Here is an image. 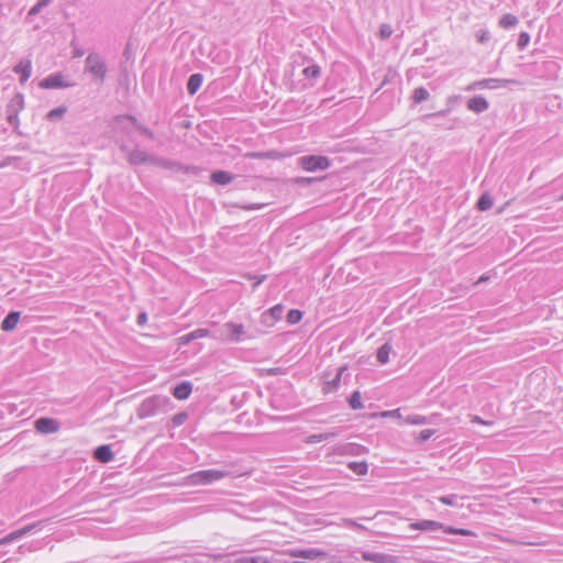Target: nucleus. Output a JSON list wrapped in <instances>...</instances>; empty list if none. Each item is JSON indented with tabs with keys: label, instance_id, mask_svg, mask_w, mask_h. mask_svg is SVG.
<instances>
[{
	"label": "nucleus",
	"instance_id": "14",
	"mask_svg": "<svg viewBox=\"0 0 563 563\" xmlns=\"http://www.w3.org/2000/svg\"><path fill=\"white\" fill-rule=\"evenodd\" d=\"M95 457L102 463H108L113 460V452L109 445H100L95 451Z\"/></svg>",
	"mask_w": 563,
	"mask_h": 563
},
{
	"label": "nucleus",
	"instance_id": "40",
	"mask_svg": "<svg viewBox=\"0 0 563 563\" xmlns=\"http://www.w3.org/2000/svg\"><path fill=\"white\" fill-rule=\"evenodd\" d=\"M433 434H434L433 430L424 429V430L420 431L417 440L420 442H424V441H428Z\"/></svg>",
	"mask_w": 563,
	"mask_h": 563
},
{
	"label": "nucleus",
	"instance_id": "15",
	"mask_svg": "<svg viewBox=\"0 0 563 563\" xmlns=\"http://www.w3.org/2000/svg\"><path fill=\"white\" fill-rule=\"evenodd\" d=\"M34 527H35L34 525H30L22 529L11 532L10 534H8L7 537H4L3 539L0 540V544L9 543V542L20 539L21 537L25 536L31 530H33Z\"/></svg>",
	"mask_w": 563,
	"mask_h": 563
},
{
	"label": "nucleus",
	"instance_id": "52",
	"mask_svg": "<svg viewBox=\"0 0 563 563\" xmlns=\"http://www.w3.org/2000/svg\"><path fill=\"white\" fill-rule=\"evenodd\" d=\"M145 320H146V314L145 313H141L139 316V323L142 324Z\"/></svg>",
	"mask_w": 563,
	"mask_h": 563
},
{
	"label": "nucleus",
	"instance_id": "21",
	"mask_svg": "<svg viewBox=\"0 0 563 563\" xmlns=\"http://www.w3.org/2000/svg\"><path fill=\"white\" fill-rule=\"evenodd\" d=\"M282 314L283 307L280 305H276L263 314V321L266 322L267 318H272L273 321H277L282 318Z\"/></svg>",
	"mask_w": 563,
	"mask_h": 563
},
{
	"label": "nucleus",
	"instance_id": "12",
	"mask_svg": "<svg viewBox=\"0 0 563 563\" xmlns=\"http://www.w3.org/2000/svg\"><path fill=\"white\" fill-rule=\"evenodd\" d=\"M192 391V384L190 382H183L173 389V396L176 399L185 400L189 398Z\"/></svg>",
	"mask_w": 563,
	"mask_h": 563
},
{
	"label": "nucleus",
	"instance_id": "34",
	"mask_svg": "<svg viewBox=\"0 0 563 563\" xmlns=\"http://www.w3.org/2000/svg\"><path fill=\"white\" fill-rule=\"evenodd\" d=\"M302 318V312L297 309H292L287 314V321L291 324L298 323Z\"/></svg>",
	"mask_w": 563,
	"mask_h": 563
},
{
	"label": "nucleus",
	"instance_id": "1",
	"mask_svg": "<svg viewBox=\"0 0 563 563\" xmlns=\"http://www.w3.org/2000/svg\"><path fill=\"white\" fill-rule=\"evenodd\" d=\"M170 399L167 396L154 395L144 399L137 408V417L146 419L169 410Z\"/></svg>",
	"mask_w": 563,
	"mask_h": 563
},
{
	"label": "nucleus",
	"instance_id": "48",
	"mask_svg": "<svg viewBox=\"0 0 563 563\" xmlns=\"http://www.w3.org/2000/svg\"><path fill=\"white\" fill-rule=\"evenodd\" d=\"M478 41L479 42H485L489 38V33L488 31H483L478 36H477Z\"/></svg>",
	"mask_w": 563,
	"mask_h": 563
},
{
	"label": "nucleus",
	"instance_id": "47",
	"mask_svg": "<svg viewBox=\"0 0 563 563\" xmlns=\"http://www.w3.org/2000/svg\"><path fill=\"white\" fill-rule=\"evenodd\" d=\"M264 205H243L241 206L242 209L244 210H257V209H261Z\"/></svg>",
	"mask_w": 563,
	"mask_h": 563
},
{
	"label": "nucleus",
	"instance_id": "11",
	"mask_svg": "<svg viewBox=\"0 0 563 563\" xmlns=\"http://www.w3.org/2000/svg\"><path fill=\"white\" fill-rule=\"evenodd\" d=\"M488 107V101L482 96L473 97L467 101V109L475 113L485 112Z\"/></svg>",
	"mask_w": 563,
	"mask_h": 563
},
{
	"label": "nucleus",
	"instance_id": "41",
	"mask_svg": "<svg viewBox=\"0 0 563 563\" xmlns=\"http://www.w3.org/2000/svg\"><path fill=\"white\" fill-rule=\"evenodd\" d=\"M187 419V413L180 412L173 417V423L174 426H181Z\"/></svg>",
	"mask_w": 563,
	"mask_h": 563
},
{
	"label": "nucleus",
	"instance_id": "28",
	"mask_svg": "<svg viewBox=\"0 0 563 563\" xmlns=\"http://www.w3.org/2000/svg\"><path fill=\"white\" fill-rule=\"evenodd\" d=\"M429 98V92L426 88L419 87L413 90L412 99L416 103H420Z\"/></svg>",
	"mask_w": 563,
	"mask_h": 563
},
{
	"label": "nucleus",
	"instance_id": "20",
	"mask_svg": "<svg viewBox=\"0 0 563 563\" xmlns=\"http://www.w3.org/2000/svg\"><path fill=\"white\" fill-rule=\"evenodd\" d=\"M404 422L412 426H421L430 422V419L422 415H409L404 419Z\"/></svg>",
	"mask_w": 563,
	"mask_h": 563
},
{
	"label": "nucleus",
	"instance_id": "4",
	"mask_svg": "<svg viewBox=\"0 0 563 563\" xmlns=\"http://www.w3.org/2000/svg\"><path fill=\"white\" fill-rule=\"evenodd\" d=\"M230 475V472L222 470H203L192 473L186 477V484L191 486L208 485Z\"/></svg>",
	"mask_w": 563,
	"mask_h": 563
},
{
	"label": "nucleus",
	"instance_id": "2",
	"mask_svg": "<svg viewBox=\"0 0 563 563\" xmlns=\"http://www.w3.org/2000/svg\"><path fill=\"white\" fill-rule=\"evenodd\" d=\"M410 529L415 530H421V531H437V530H443L446 533L451 534H460V536H466V537H475V532L467 530V529H460L454 528L451 526H444L441 522L434 521V520H419L416 522L410 523Z\"/></svg>",
	"mask_w": 563,
	"mask_h": 563
},
{
	"label": "nucleus",
	"instance_id": "49",
	"mask_svg": "<svg viewBox=\"0 0 563 563\" xmlns=\"http://www.w3.org/2000/svg\"><path fill=\"white\" fill-rule=\"evenodd\" d=\"M139 130L142 134L146 135L147 137H153V133L147 128L140 126Z\"/></svg>",
	"mask_w": 563,
	"mask_h": 563
},
{
	"label": "nucleus",
	"instance_id": "16",
	"mask_svg": "<svg viewBox=\"0 0 563 563\" xmlns=\"http://www.w3.org/2000/svg\"><path fill=\"white\" fill-rule=\"evenodd\" d=\"M233 563H271L268 559L261 554H245L239 556Z\"/></svg>",
	"mask_w": 563,
	"mask_h": 563
},
{
	"label": "nucleus",
	"instance_id": "23",
	"mask_svg": "<svg viewBox=\"0 0 563 563\" xmlns=\"http://www.w3.org/2000/svg\"><path fill=\"white\" fill-rule=\"evenodd\" d=\"M347 467L357 475H365L368 472V465L366 462H350Z\"/></svg>",
	"mask_w": 563,
	"mask_h": 563
},
{
	"label": "nucleus",
	"instance_id": "9",
	"mask_svg": "<svg viewBox=\"0 0 563 563\" xmlns=\"http://www.w3.org/2000/svg\"><path fill=\"white\" fill-rule=\"evenodd\" d=\"M35 429L43 434L55 433L59 430V423L53 418H40L35 421Z\"/></svg>",
	"mask_w": 563,
	"mask_h": 563
},
{
	"label": "nucleus",
	"instance_id": "22",
	"mask_svg": "<svg viewBox=\"0 0 563 563\" xmlns=\"http://www.w3.org/2000/svg\"><path fill=\"white\" fill-rule=\"evenodd\" d=\"M518 18L514 14H504L499 20V25L504 29L514 27L518 24Z\"/></svg>",
	"mask_w": 563,
	"mask_h": 563
},
{
	"label": "nucleus",
	"instance_id": "7",
	"mask_svg": "<svg viewBox=\"0 0 563 563\" xmlns=\"http://www.w3.org/2000/svg\"><path fill=\"white\" fill-rule=\"evenodd\" d=\"M38 86L43 89H59L74 87L75 84L67 80L60 73H54L46 78L42 79Z\"/></svg>",
	"mask_w": 563,
	"mask_h": 563
},
{
	"label": "nucleus",
	"instance_id": "6",
	"mask_svg": "<svg viewBox=\"0 0 563 563\" xmlns=\"http://www.w3.org/2000/svg\"><path fill=\"white\" fill-rule=\"evenodd\" d=\"M299 166L307 172L325 170L330 167V161L321 155H305L298 158Z\"/></svg>",
	"mask_w": 563,
	"mask_h": 563
},
{
	"label": "nucleus",
	"instance_id": "10",
	"mask_svg": "<svg viewBox=\"0 0 563 563\" xmlns=\"http://www.w3.org/2000/svg\"><path fill=\"white\" fill-rule=\"evenodd\" d=\"M13 71L21 76L20 82L24 84L31 77L32 63L30 59H22L18 65L14 66Z\"/></svg>",
	"mask_w": 563,
	"mask_h": 563
},
{
	"label": "nucleus",
	"instance_id": "24",
	"mask_svg": "<svg viewBox=\"0 0 563 563\" xmlns=\"http://www.w3.org/2000/svg\"><path fill=\"white\" fill-rule=\"evenodd\" d=\"M24 107V98L21 93L15 95L8 106V110L19 112Z\"/></svg>",
	"mask_w": 563,
	"mask_h": 563
},
{
	"label": "nucleus",
	"instance_id": "5",
	"mask_svg": "<svg viewBox=\"0 0 563 563\" xmlns=\"http://www.w3.org/2000/svg\"><path fill=\"white\" fill-rule=\"evenodd\" d=\"M213 336L224 342H240L246 338V331L243 324L230 321L225 322L219 333Z\"/></svg>",
	"mask_w": 563,
	"mask_h": 563
},
{
	"label": "nucleus",
	"instance_id": "25",
	"mask_svg": "<svg viewBox=\"0 0 563 563\" xmlns=\"http://www.w3.org/2000/svg\"><path fill=\"white\" fill-rule=\"evenodd\" d=\"M320 67L318 65H309L303 70L302 74L306 79L316 80L320 76Z\"/></svg>",
	"mask_w": 563,
	"mask_h": 563
},
{
	"label": "nucleus",
	"instance_id": "38",
	"mask_svg": "<svg viewBox=\"0 0 563 563\" xmlns=\"http://www.w3.org/2000/svg\"><path fill=\"white\" fill-rule=\"evenodd\" d=\"M341 380V373H339L332 382L327 383L324 390L327 393L334 390Z\"/></svg>",
	"mask_w": 563,
	"mask_h": 563
},
{
	"label": "nucleus",
	"instance_id": "42",
	"mask_svg": "<svg viewBox=\"0 0 563 563\" xmlns=\"http://www.w3.org/2000/svg\"><path fill=\"white\" fill-rule=\"evenodd\" d=\"M178 341V345L181 346V345H187L189 344L191 341H194V338H191V332L185 334V335H181L177 339Z\"/></svg>",
	"mask_w": 563,
	"mask_h": 563
},
{
	"label": "nucleus",
	"instance_id": "37",
	"mask_svg": "<svg viewBox=\"0 0 563 563\" xmlns=\"http://www.w3.org/2000/svg\"><path fill=\"white\" fill-rule=\"evenodd\" d=\"M459 497L457 495H448V496H441L439 498V500L444 504V505H448V506H455L456 505V501H457Z\"/></svg>",
	"mask_w": 563,
	"mask_h": 563
},
{
	"label": "nucleus",
	"instance_id": "36",
	"mask_svg": "<svg viewBox=\"0 0 563 563\" xmlns=\"http://www.w3.org/2000/svg\"><path fill=\"white\" fill-rule=\"evenodd\" d=\"M383 418H395V419H402L401 411L399 408L394 410H387L379 413Z\"/></svg>",
	"mask_w": 563,
	"mask_h": 563
},
{
	"label": "nucleus",
	"instance_id": "18",
	"mask_svg": "<svg viewBox=\"0 0 563 563\" xmlns=\"http://www.w3.org/2000/svg\"><path fill=\"white\" fill-rule=\"evenodd\" d=\"M211 179L216 184L228 185L232 181L233 177L231 174H229L227 172L219 170V172L212 173Z\"/></svg>",
	"mask_w": 563,
	"mask_h": 563
},
{
	"label": "nucleus",
	"instance_id": "32",
	"mask_svg": "<svg viewBox=\"0 0 563 563\" xmlns=\"http://www.w3.org/2000/svg\"><path fill=\"white\" fill-rule=\"evenodd\" d=\"M362 556L365 561H368V562L385 563V561L387 560V556H385V555L369 553V552H364Z\"/></svg>",
	"mask_w": 563,
	"mask_h": 563
},
{
	"label": "nucleus",
	"instance_id": "53",
	"mask_svg": "<svg viewBox=\"0 0 563 563\" xmlns=\"http://www.w3.org/2000/svg\"><path fill=\"white\" fill-rule=\"evenodd\" d=\"M264 279H265V276H262L261 278H258V279L255 282L254 286H255V287H256V286H258V285H260Z\"/></svg>",
	"mask_w": 563,
	"mask_h": 563
},
{
	"label": "nucleus",
	"instance_id": "35",
	"mask_svg": "<svg viewBox=\"0 0 563 563\" xmlns=\"http://www.w3.org/2000/svg\"><path fill=\"white\" fill-rule=\"evenodd\" d=\"M530 42V35L527 32H521L517 42L519 49H525Z\"/></svg>",
	"mask_w": 563,
	"mask_h": 563
},
{
	"label": "nucleus",
	"instance_id": "8",
	"mask_svg": "<svg viewBox=\"0 0 563 563\" xmlns=\"http://www.w3.org/2000/svg\"><path fill=\"white\" fill-rule=\"evenodd\" d=\"M516 84L514 79H500V78H486L471 84L466 90H476V89H498L501 87H506L507 85Z\"/></svg>",
	"mask_w": 563,
	"mask_h": 563
},
{
	"label": "nucleus",
	"instance_id": "46",
	"mask_svg": "<svg viewBox=\"0 0 563 563\" xmlns=\"http://www.w3.org/2000/svg\"><path fill=\"white\" fill-rule=\"evenodd\" d=\"M473 423H479V424H485V426H490L492 422L490 421H485L483 420L481 417L478 416H473L472 417V420H471Z\"/></svg>",
	"mask_w": 563,
	"mask_h": 563
},
{
	"label": "nucleus",
	"instance_id": "39",
	"mask_svg": "<svg viewBox=\"0 0 563 563\" xmlns=\"http://www.w3.org/2000/svg\"><path fill=\"white\" fill-rule=\"evenodd\" d=\"M209 335H210V332L207 329H197V330L191 331V338H194V340L207 338Z\"/></svg>",
	"mask_w": 563,
	"mask_h": 563
},
{
	"label": "nucleus",
	"instance_id": "45",
	"mask_svg": "<svg viewBox=\"0 0 563 563\" xmlns=\"http://www.w3.org/2000/svg\"><path fill=\"white\" fill-rule=\"evenodd\" d=\"M322 553L318 550H307V551H302L301 552V555L303 558H308V559H312V558H317L319 555H321Z\"/></svg>",
	"mask_w": 563,
	"mask_h": 563
},
{
	"label": "nucleus",
	"instance_id": "17",
	"mask_svg": "<svg viewBox=\"0 0 563 563\" xmlns=\"http://www.w3.org/2000/svg\"><path fill=\"white\" fill-rule=\"evenodd\" d=\"M203 77L201 74H192L187 82V91L195 95L202 85Z\"/></svg>",
	"mask_w": 563,
	"mask_h": 563
},
{
	"label": "nucleus",
	"instance_id": "3",
	"mask_svg": "<svg viewBox=\"0 0 563 563\" xmlns=\"http://www.w3.org/2000/svg\"><path fill=\"white\" fill-rule=\"evenodd\" d=\"M107 71V64L99 54L91 53L87 56L85 60V73L89 74L95 82L103 84Z\"/></svg>",
	"mask_w": 563,
	"mask_h": 563
},
{
	"label": "nucleus",
	"instance_id": "30",
	"mask_svg": "<svg viewBox=\"0 0 563 563\" xmlns=\"http://www.w3.org/2000/svg\"><path fill=\"white\" fill-rule=\"evenodd\" d=\"M334 435H335L334 433L311 434L307 438V443H310V444L319 443L322 441H327L330 438H333Z\"/></svg>",
	"mask_w": 563,
	"mask_h": 563
},
{
	"label": "nucleus",
	"instance_id": "33",
	"mask_svg": "<svg viewBox=\"0 0 563 563\" xmlns=\"http://www.w3.org/2000/svg\"><path fill=\"white\" fill-rule=\"evenodd\" d=\"M51 3V0H38L36 4H34L30 11L29 16L36 15L41 12V10L45 7H47Z\"/></svg>",
	"mask_w": 563,
	"mask_h": 563
},
{
	"label": "nucleus",
	"instance_id": "51",
	"mask_svg": "<svg viewBox=\"0 0 563 563\" xmlns=\"http://www.w3.org/2000/svg\"><path fill=\"white\" fill-rule=\"evenodd\" d=\"M82 54H84V52L81 49H79V48L74 51V57L75 58L81 57Z\"/></svg>",
	"mask_w": 563,
	"mask_h": 563
},
{
	"label": "nucleus",
	"instance_id": "26",
	"mask_svg": "<svg viewBox=\"0 0 563 563\" xmlns=\"http://www.w3.org/2000/svg\"><path fill=\"white\" fill-rule=\"evenodd\" d=\"M147 159H148V155L145 152L139 151V150L131 152V154L129 156V161L132 164L145 163V162H147Z\"/></svg>",
	"mask_w": 563,
	"mask_h": 563
},
{
	"label": "nucleus",
	"instance_id": "27",
	"mask_svg": "<svg viewBox=\"0 0 563 563\" xmlns=\"http://www.w3.org/2000/svg\"><path fill=\"white\" fill-rule=\"evenodd\" d=\"M493 207V198L488 194H483L477 201V208L481 211L489 210Z\"/></svg>",
	"mask_w": 563,
	"mask_h": 563
},
{
	"label": "nucleus",
	"instance_id": "50",
	"mask_svg": "<svg viewBox=\"0 0 563 563\" xmlns=\"http://www.w3.org/2000/svg\"><path fill=\"white\" fill-rule=\"evenodd\" d=\"M367 449L362 446V445H356L354 449H353V453L354 454H361V453H364L366 452Z\"/></svg>",
	"mask_w": 563,
	"mask_h": 563
},
{
	"label": "nucleus",
	"instance_id": "29",
	"mask_svg": "<svg viewBox=\"0 0 563 563\" xmlns=\"http://www.w3.org/2000/svg\"><path fill=\"white\" fill-rule=\"evenodd\" d=\"M66 111H67L66 107H57V108L51 110L47 113L46 118L49 121H57L63 118V115L66 113Z\"/></svg>",
	"mask_w": 563,
	"mask_h": 563
},
{
	"label": "nucleus",
	"instance_id": "43",
	"mask_svg": "<svg viewBox=\"0 0 563 563\" xmlns=\"http://www.w3.org/2000/svg\"><path fill=\"white\" fill-rule=\"evenodd\" d=\"M393 33V30L390 27V25H387V24H383L380 26V36L382 38H388Z\"/></svg>",
	"mask_w": 563,
	"mask_h": 563
},
{
	"label": "nucleus",
	"instance_id": "13",
	"mask_svg": "<svg viewBox=\"0 0 563 563\" xmlns=\"http://www.w3.org/2000/svg\"><path fill=\"white\" fill-rule=\"evenodd\" d=\"M21 313L19 311H12L10 312L1 322V329L5 332L13 331L20 320Z\"/></svg>",
	"mask_w": 563,
	"mask_h": 563
},
{
	"label": "nucleus",
	"instance_id": "19",
	"mask_svg": "<svg viewBox=\"0 0 563 563\" xmlns=\"http://www.w3.org/2000/svg\"><path fill=\"white\" fill-rule=\"evenodd\" d=\"M393 350V346L389 343L383 344L377 351V361L380 364H386L389 361V354Z\"/></svg>",
	"mask_w": 563,
	"mask_h": 563
},
{
	"label": "nucleus",
	"instance_id": "31",
	"mask_svg": "<svg viewBox=\"0 0 563 563\" xmlns=\"http://www.w3.org/2000/svg\"><path fill=\"white\" fill-rule=\"evenodd\" d=\"M349 404L351 406L352 409H361L363 408V402L361 400V394L360 391H354L350 399H349Z\"/></svg>",
	"mask_w": 563,
	"mask_h": 563
},
{
	"label": "nucleus",
	"instance_id": "44",
	"mask_svg": "<svg viewBox=\"0 0 563 563\" xmlns=\"http://www.w3.org/2000/svg\"><path fill=\"white\" fill-rule=\"evenodd\" d=\"M8 121L11 125H15L19 122L18 113L16 111H10L8 110Z\"/></svg>",
	"mask_w": 563,
	"mask_h": 563
}]
</instances>
